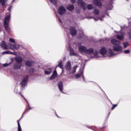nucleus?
<instances>
[{"label": "nucleus", "instance_id": "35", "mask_svg": "<svg viewBox=\"0 0 131 131\" xmlns=\"http://www.w3.org/2000/svg\"><path fill=\"white\" fill-rule=\"evenodd\" d=\"M123 44L125 48H126L127 47V45H128V43L126 42L124 43Z\"/></svg>", "mask_w": 131, "mask_h": 131}, {"label": "nucleus", "instance_id": "41", "mask_svg": "<svg viewBox=\"0 0 131 131\" xmlns=\"http://www.w3.org/2000/svg\"><path fill=\"white\" fill-rule=\"evenodd\" d=\"M26 113V111H25V112H24L23 113V115L21 117V118H20V119L19 120H20V119L22 118V117H23V115H24Z\"/></svg>", "mask_w": 131, "mask_h": 131}, {"label": "nucleus", "instance_id": "48", "mask_svg": "<svg viewBox=\"0 0 131 131\" xmlns=\"http://www.w3.org/2000/svg\"><path fill=\"white\" fill-rule=\"evenodd\" d=\"M88 18H93V17H88Z\"/></svg>", "mask_w": 131, "mask_h": 131}, {"label": "nucleus", "instance_id": "51", "mask_svg": "<svg viewBox=\"0 0 131 131\" xmlns=\"http://www.w3.org/2000/svg\"><path fill=\"white\" fill-rule=\"evenodd\" d=\"M82 77H83V78L84 77L83 75L82 76Z\"/></svg>", "mask_w": 131, "mask_h": 131}, {"label": "nucleus", "instance_id": "16", "mask_svg": "<svg viewBox=\"0 0 131 131\" xmlns=\"http://www.w3.org/2000/svg\"><path fill=\"white\" fill-rule=\"evenodd\" d=\"M57 73L56 71L55 70L53 72L50 78V79L51 80L53 79L56 77L57 76Z\"/></svg>", "mask_w": 131, "mask_h": 131}, {"label": "nucleus", "instance_id": "38", "mask_svg": "<svg viewBox=\"0 0 131 131\" xmlns=\"http://www.w3.org/2000/svg\"><path fill=\"white\" fill-rule=\"evenodd\" d=\"M9 41L15 43V41L13 39L10 38Z\"/></svg>", "mask_w": 131, "mask_h": 131}, {"label": "nucleus", "instance_id": "47", "mask_svg": "<svg viewBox=\"0 0 131 131\" xmlns=\"http://www.w3.org/2000/svg\"><path fill=\"white\" fill-rule=\"evenodd\" d=\"M58 19H59V21L60 22V23H61V20H60V18H58Z\"/></svg>", "mask_w": 131, "mask_h": 131}, {"label": "nucleus", "instance_id": "50", "mask_svg": "<svg viewBox=\"0 0 131 131\" xmlns=\"http://www.w3.org/2000/svg\"><path fill=\"white\" fill-rule=\"evenodd\" d=\"M31 108H29V109H28V110H29V109H30Z\"/></svg>", "mask_w": 131, "mask_h": 131}, {"label": "nucleus", "instance_id": "10", "mask_svg": "<svg viewBox=\"0 0 131 131\" xmlns=\"http://www.w3.org/2000/svg\"><path fill=\"white\" fill-rule=\"evenodd\" d=\"M58 86L60 91L63 93L62 91L63 89V85L61 81H60L58 82Z\"/></svg>", "mask_w": 131, "mask_h": 131}, {"label": "nucleus", "instance_id": "21", "mask_svg": "<svg viewBox=\"0 0 131 131\" xmlns=\"http://www.w3.org/2000/svg\"><path fill=\"white\" fill-rule=\"evenodd\" d=\"M15 60L18 63H20L22 61V59L21 57H18L15 58Z\"/></svg>", "mask_w": 131, "mask_h": 131}, {"label": "nucleus", "instance_id": "6", "mask_svg": "<svg viewBox=\"0 0 131 131\" xmlns=\"http://www.w3.org/2000/svg\"><path fill=\"white\" fill-rule=\"evenodd\" d=\"M28 76L27 75L24 78L22 81L20 83L23 86L26 85L27 82L28 80Z\"/></svg>", "mask_w": 131, "mask_h": 131}, {"label": "nucleus", "instance_id": "12", "mask_svg": "<svg viewBox=\"0 0 131 131\" xmlns=\"http://www.w3.org/2000/svg\"><path fill=\"white\" fill-rule=\"evenodd\" d=\"M93 50L92 48H90L88 49H86L85 53L86 54H91L93 52Z\"/></svg>", "mask_w": 131, "mask_h": 131}, {"label": "nucleus", "instance_id": "30", "mask_svg": "<svg viewBox=\"0 0 131 131\" xmlns=\"http://www.w3.org/2000/svg\"><path fill=\"white\" fill-rule=\"evenodd\" d=\"M104 17V16H103L101 18H95L94 17H93V18L95 21L97 20L98 19L100 20V21H102L103 20V18Z\"/></svg>", "mask_w": 131, "mask_h": 131}, {"label": "nucleus", "instance_id": "14", "mask_svg": "<svg viewBox=\"0 0 131 131\" xmlns=\"http://www.w3.org/2000/svg\"><path fill=\"white\" fill-rule=\"evenodd\" d=\"M1 47L4 49H7V46L6 43L4 41H2L1 43Z\"/></svg>", "mask_w": 131, "mask_h": 131}, {"label": "nucleus", "instance_id": "31", "mask_svg": "<svg viewBox=\"0 0 131 131\" xmlns=\"http://www.w3.org/2000/svg\"><path fill=\"white\" fill-rule=\"evenodd\" d=\"M83 74V72L82 71L80 74H76V78H79L81 75H82Z\"/></svg>", "mask_w": 131, "mask_h": 131}, {"label": "nucleus", "instance_id": "27", "mask_svg": "<svg viewBox=\"0 0 131 131\" xmlns=\"http://www.w3.org/2000/svg\"><path fill=\"white\" fill-rule=\"evenodd\" d=\"M18 129L17 131H21V129L18 121Z\"/></svg>", "mask_w": 131, "mask_h": 131}, {"label": "nucleus", "instance_id": "22", "mask_svg": "<svg viewBox=\"0 0 131 131\" xmlns=\"http://www.w3.org/2000/svg\"><path fill=\"white\" fill-rule=\"evenodd\" d=\"M2 54H13V53L10 51H5L3 52H2Z\"/></svg>", "mask_w": 131, "mask_h": 131}, {"label": "nucleus", "instance_id": "49", "mask_svg": "<svg viewBox=\"0 0 131 131\" xmlns=\"http://www.w3.org/2000/svg\"><path fill=\"white\" fill-rule=\"evenodd\" d=\"M27 102L28 103V105H29V103H28V101H27Z\"/></svg>", "mask_w": 131, "mask_h": 131}, {"label": "nucleus", "instance_id": "25", "mask_svg": "<svg viewBox=\"0 0 131 131\" xmlns=\"http://www.w3.org/2000/svg\"><path fill=\"white\" fill-rule=\"evenodd\" d=\"M78 67V66L77 65H75L73 67V68L72 70V73L73 74L75 72V70Z\"/></svg>", "mask_w": 131, "mask_h": 131}, {"label": "nucleus", "instance_id": "24", "mask_svg": "<svg viewBox=\"0 0 131 131\" xmlns=\"http://www.w3.org/2000/svg\"><path fill=\"white\" fill-rule=\"evenodd\" d=\"M21 66L19 63L15 64L14 66L15 68L16 69H19L20 67Z\"/></svg>", "mask_w": 131, "mask_h": 131}, {"label": "nucleus", "instance_id": "11", "mask_svg": "<svg viewBox=\"0 0 131 131\" xmlns=\"http://www.w3.org/2000/svg\"><path fill=\"white\" fill-rule=\"evenodd\" d=\"M125 34L124 33H122L121 35H117L116 36L117 38L120 40H122L124 38V36Z\"/></svg>", "mask_w": 131, "mask_h": 131}, {"label": "nucleus", "instance_id": "15", "mask_svg": "<svg viewBox=\"0 0 131 131\" xmlns=\"http://www.w3.org/2000/svg\"><path fill=\"white\" fill-rule=\"evenodd\" d=\"M57 73L56 71L55 70L53 72L50 78V79L51 80L53 79L56 77L57 76Z\"/></svg>", "mask_w": 131, "mask_h": 131}, {"label": "nucleus", "instance_id": "40", "mask_svg": "<svg viewBox=\"0 0 131 131\" xmlns=\"http://www.w3.org/2000/svg\"><path fill=\"white\" fill-rule=\"evenodd\" d=\"M117 104L113 105V107H112L111 108V109L112 110H113V109L117 106Z\"/></svg>", "mask_w": 131, "mask_h": 131}, {"label": "nucleus", "instance_id": "18", "mask_svg": "<svg viewBox=\"0 0 131 131\" xmlns=\"http://www.w3.org/2000/svg\"><path fill=\"white\" fill-rule=\"evenodd\" d=\"M67 9L72 11L74 9V6L73 5H69L67 7Z\"/></svg>", "mask_w": 131, "mask_h": 131}, {"label": "nucleus", "instance_id": "17", "mask_svg": "<svg viewBox=\"0 0 131 131\" xmlns=\"http://www.w3.org/2000/svg\"><path fill=\"white\" fill-rule=\"evenodd\" d=\"M26 65L30 67L32 66L33 64V62L31 61H27L26 62Z\"/></svg>", "mask_w": 131, "mask_h": 131}, {"label": "nucleus", "instance_id": "36", "mask_svg": "<svg viewBox=\"0 0 131 131\" xmlns=\"http://www.w3.org/2000/svg\"><path fill=\"white\" fill-rule=\"evenodd\" d=\"M130 52V51L128 50H125L124 51V52L126 54L129 53Z\"/></svg>", "mask_w": 131, "mask_h": 131}, {"label": "nucleus", "instance_id": "32", "mask_svg": "<svg viewBox=\"0 0 131 131\" xmlns=\"http://www.w3.org/2000/svg\"><path fill=\"white\" fill-rule=\"evenodd\" d=\"M0 3L3 6L5 4V0H0Z\"/></svg>", "mask_w": 131, "mask_h": 131}, {"label": "nucleus", "instance_id": "29", "mask_svg": "<svg viewBox=\"0 0 131 131\" xmlns=\"http://www.w3.org/2000/svg\"><path fill=\"white\" fill-rule=\"evenodd\" d=\"M53 4H56L57 2V0H49Z\"/></svg>", "mask_w": 131, "mask_h": 131}, {"label": "nucleus", "instance_id": "34", "mask_svg": "<svg viewBox=\"0 0 131 131\" xmlns=\"http://www.w3.org/2000/svg\"><path fill=\"white\" fill-rule=\"evenodd\" d=\"M20 46L18 44H16L15 45V49H18L20 48Z\"/></svg>", "mask_w": 131, "mask_h": 131}, {"label": "nucleus", "instance_id": "9", "mask_svg": "<svg viewBox=\"0 0 131 131\" xmlns=\"http://www.w3.org/2000/svg\"><path fill=\"white\" fill-rule=\"evenodd\" d=\"M70 30L72 35L74 36L77 33V31L73 27H71Z\"/></svg>", "mask_w": 131, "mask_h": 131}, {"label": "nucleus", "instance_id": "28", "mask_svg": "<svg viewBox=\"0 0 131 131\" xmlns=\"http://www.w3.org/2000/svg\"><path fill=\"white\" fill-rule=\"evenodd\" d=\"M87 7L88 9L90 10L93 8V6L92 5L89 4L88 5Z\"/></svg>", "mask_w": 131, "mask_h": 131}, {"label": "nucleus", "instance_id": "52", "mask_svg": "<svg viewBox=\"0 0 131 131\" xmlns=\"http://www.w3.org/2000/svg\"><path fill=\"white\" fill-rule=\"evenodd\" d=\"M56 115H57V116L58 117V116L57 115V114H56Z\"/></svg>", "mask_w": 131, "mask_h": 131}, {"label": "nucleus", "instance_id": "37", "mask_svg": "<svg viewBox=\"0 0 131 131\" xmlns=\"http://www.w3.org/2000/svg\"><path fill=\"white\" fill-rule=\"evenodd\" d=\"M98 54V52L97 51H95V52L94 53V55L95 57H96L97 56Z\"/></svg>", "mask_w": 131, "mask_h": 131}, {"label": "nucleus", "instance_id": "13", "mask_svg": "<svg viewBox=\"0 0 131 131\" xmlns=\"http://www.w3.org/2000/svg\"><path fill=\"white\" fill-rule=\"evenodd\" d=\"M65 68L67 71H70L71 69V63L69 61L68 62Z\"/></svg>", "mask_w": 131, "mask_h": 131}, {"label": "nucleus", "instance_id": "7", "mask_svg": "<svg viewBox=\"0 0 131 131\" xmlns=\"http://www.w3.org/2000/svg\"><path fill=\"white\" fill-rule=\"evenodd\" d=\"M93 4L99 7H101L102 6V4L101 1L99 0H94L93 1Z\"/></svg>", "mask_w": 131, "mask_h": 131}, {"label": "nucleus", "instance_id": "44", "mask_svg": "<svg viewBox=\"0 0 131 131\" xmlns=\"http://www.w3.org/2000/svg\"><path fill=\"white\" fill-rule=\"evenodd\" d=\"M59 64H62V61L61 60H60L58 61Z\"/></svg>", "mask_w": 131, "mask_h": 131}, {"label": "nucleus", "instance_id": "42", "mask_svg": "<svg viewBox=\"0 0 131 131\" xmlns=\"http://www.w3.org/2000/svg\"><path fill=\"white\" fill-rule=\"evenodd\" d=\"M128 35L129 37H130L131 38V31L128 32Z\"/></svg>", "mask_w": 131, "mask_h": 131}, {"label": "nucleus", "instance_id": "1", "mask_svg": "<svg viewBox=\"0 0 131 131\" xmlns=\"http://www.w3.org/2000/svg\"><path fill=\"white\" fill-rule=\"evenodd\" d=\"M100 54L103 55L104 57L112 56L116 55V53H114L113 51L111 49H109L108 52L106 48L102 47L100 50Z\"/></svg>", "mask_w": 131, "mask_h": 131}, {"label": "nucleus", "instance_id": "39", "mask_svg": "<svg viewBox=\"0 0 131 131\" xmlns=\"http://www.w3.org/2000/svg\"><path fill=\"white\" fill-rule=\"evenodd\" d=\"M58 66L61 68H62L63 67V65L62 64H59Z\"/></svg>", "mask_w": 131, "mask_h": 131}, {"label": "nucleus", "instance_id": "8", "mask_svg": "<svg viewBox=\"0 0 131 131\" xmlns=\"http://www.w3.org/2000/svg\"><path fill=\"white\" fill-rule=\"evenodd\" d=\"M79 46L78 48V50L79 52L81 53L85 52L86 48L83 46H80L79 44Z\"/></svg>", "mask_w": 131, "mask_h": 131}, {"label": "nucleus", "instance_id": "26", "mask_svg": "<svg viewBox=\"0 0 131 131\" xmlns=\"http://www.w3.org/2000/svg\"><path fill=\"white\" fill-rule=\"evenodd\" d=\"M94 13L95 15H98L99 13V10L97 9H95L94 10Z\"/></svg>", "mask_w": 131, "mask_h": 131}, {"label": "nucleus", "instance_id": "23", "mask_svg": "<svg viewBox=\"0 0 131 131\" xmlns=\"http://www.w3.org/2000/svg\"><path fill=\"white\" fill-rule=\"evenodd\" d=\"M8 45L10 47V48L11 49H15V45H13L11 44H8Z\"/></svg>", "mask_w": 131, "mask_h": 131}, {"label": "nucleus", "instance_id": "43", "mask_svg": "<svg viewBox=\"0 0 131 131\" xmlns=\"http://www.w3.org/2000/svg\"><path fill=\"white\" fill-rule=\"evenodd\" d=\"M71 2L72 3L74 4L75 2V0H71Z\"/></svg>", "mask_w": 131, "mask_h": 131}, {"label": "nucleus", "instance_id": "46", "mask_svg": "<svg viewBox=\"0 0 131 131\" xmlns=\"http://www.w3.org/2000/svg\"><path fill=\"white\" fill-rule=\"evenodd\" d=\"M21 96H22V97H23V98L25 99V100L27 101V100H26V99L24 98V96H23L22 94H21Z\"/></svg>", "mask_w": 131, "mask_h": 131}, {"label": "nucleus", "instance_id": "45", "mask_svg": "<svg viewBox=\"0 0 131 131\" xmlns=\"http://www.w3.org/2000/svg\"><path fill=\"white\" fill-rule=\"evenodd\" d=\"M11 8V7H9L8 9V10L9 12H10V11Z\"/></svg>", "mask_w": 131, "mask_h": 131}, {"label": "nucleus", "instance_id": "33", "mask_svg": "<svg viewBox=\"0 0 131 131\" xmlns=\"http://www.w3.org/2000/svg\"><path fill=\"white\" fill-rule=\"evenodd\" d=\"M12 63V62H11L9 63H5L3 64V66L4 67H6L7 66H8L10 65Z\"/></svg>", "mask_w": 131, "mask_h": 131}, {"label": "nucleus", "instance_id": "5", "mask_svg": "<svg viewBox=\"0 0 131 131\" xmlns=\"http://www.w3.org/2000/svg\"><path fill=\"white\" fill-rule=\"evenodd\" d=\"M77 4L78 5L80 6L84 10L86 9V5L82 2V0H78Z\"/></svg>", "mask_w": 131, "mask_h": 131}, {"label": "nucleus", "instance_id": "4", "mask_svg": "<svg viewBox=\"0 0 131 131\" xmlns=\"http://www.w3.org/2000/svg\"><path fill=\"white\" fill-rule=\"evenodd\" d=\"M58 14L61 15L64 14L66 12V9L63 6H60L58 10Z\"/></svg>", "mask_w": 131, "mask_h": 131}, {"label": "nucleus", "instance_id": "20", "mask_svg": "<svg viewBox=\"0 0 131 131\" xmlns=\"http://www.w3.org/2000/svg\"><path fill=\"white\" fill-rule=\"evenodd\" d=\"M70 54L71 56H75L76 54L74 51L73 49L72 48L70 49Z\"/></svg>", "mask_w": 131, "mask_h": 131}, {"label": "nucleus", "instance_id": "2", "mask_svg": "<svg viewBox=\"0 0 131 131\" xmlns=\"http://www.w3.org/2000/svg\"><path fill=\"white\" fill-rule=\"evenodd\" d=\"M111 42L114 45L117 46H114L113 47V50L117 52H120L121 53L122 48L121 46H118L120 43V42L115 39H113L111 40Z\"/></svg>", "mask_w": 131, "mask_h": 131}, {"label": "nucleus", "instance_id": "3", "mask_svg": "<svg viewBox=\"0 0 131 131\" xmlns=\"http://www.w3.org/2000/svg\"><path fill=\"white\" fill-rule=\"evenodd\" d=\"M10 15L9 14L4 19V25L6 31H8L9 29L8 24L10 19Z\"/></svg>", "mask_w": 131, "mask_h": 131}, {"label": "nucleus", "instance_id": "19", "mask_svg": "<svg viewBox=\"0 0 131 131\" xmlns=\"http://www.w3.org/2000/svg\"><path fill=\"white\" fill-rule=\"evenodd\" d=\"M45 73L46 74H50L52 72V69L50 68H48L45 71Z\"/></svg>", "mask_w": 131, "mask_h": 131}]
</instances>
